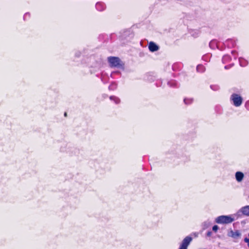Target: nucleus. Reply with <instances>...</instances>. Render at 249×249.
<instances>
[{"mask_svg":"<svg viewBox=\"0 0 249 249\" xmlns=\"http://www.w3.org/2000/svg\"><path fill=\"white\" fill-rule=\"evenodd\" d=\"M64 115H65V116H67V113L66 112L65 113Z\"/></svg>","mask_w":249,"mask_h":249,"instance_id":"15","label":"nucleus"},{"mask_svg":"<svg viewBox=\"0 0 249 249\" xmlns=\"http://www.w3.org/2000/svg\"><path fill=\"white\" fill-rule=\"evenodd\" d=\"M184 102L185 104H189V103H190L191 102V100L187 99H184Z\"/></svg>","mask_w":249,"mask_h":249,"instance_id":"12","label":"nucleus"},{"mask_svg":"<svg viewBox=\"0 0 249 249\" xmlns=\"http://www.w3.org/2000/svg\"><path fill=\"white\" fill-rule=\"evenodd\" d=\"M218 229V227L217 226V225H214L213 227V230L215 231V232H216V231H217V230Z\"/></svg>","mask_w":249,"mask_h":249,"instance_id":"11","label":"nucleus"},{"mask_svg":"<svg viewBox=\"0 0 249 249\" xmlns=\"http://www.w3.org/2000/svg\"><path fill=\"white\" fill-rule=\"evenodd\" d=\"M110 98L111 100H114L116 103H118L120 102V100L115 97L111 96Z\"/></svg>","mask_w":249,"mask_h":249,"instance_id":"9","label":"nucleus"},{"mask_svg":"<svg viewBox=\"0 0 249 249\" xmlns=\"http://www.w3.org/2000/svg\"><path fill=\"white\" fill-rule=\"evenodd\" d=\"M192 238L189 236L186 237L183 239L179 249H187V248L192 241Z\"/></svg>","mask_w":249,"mask_h":249,"instance_id":"4","label":"nucleus"},{"mask_svg":"<svg viewBox=\"0 0 249 249\" xmlns=\"http://www.w3.org/2000/svg\"><path fill=\"white\" fill-rule=\"evenodd\" d=\"M248 236H249V237H248H248H246V238H245L244 239V241H245L246 243H248V247H249V235H248Z\"/></svg>","mask_w":249,"mask_h":249,"instance_id":"10","label":"nucleus"},{"mask_svg":"<svg viewBox=\"0 0 249 249\" xmlns=\"http://www.w3.org/2000/svg\"><path fill=\"white\" fill-rule=\"evenodd\" d=\"M231 99L233 101L234 105L236 107L240 106L242 103L241 97L237 94H232L231 96Z\"/></svg>","mask_w":249,"mask_h":249,"instance_id":"3","label":"nucleus"},{"mask_svg":"<svg viewBox=\"0 0 249 249\" xmlns=\"http://www.w3.org/2000/svg\"><path fill=\"white\" fill-rule=\"evenodd\" d=\"M201 66H197V70H198V69L201 67Z\"/></svg>","mask_w":249,"mask_h":249,"instance_id":"14","label":"nucleus"},{"mask_svg":"<svg viewBox=\"0 0 249 249\" xmlns=\"http://www.w3.org/2000/svg\"><path fill=\"white\" fill-rule=\"evenodd\" d=\"M212 232H211V231H209V232H207V235L208 236H211V235H212Z\"/></svg>","mask_w":249,"mask_h":249,"instance_id":"13","label":"nucleus"},{"mask_svg":"<svg viewBox=\"0 0 249 249\" xmlns=\"http://www.w3.org/2000/svg\"><path fill=\"white\" fill-rule=\"evenodd\" d=\"M234 219L231 216L221 215L216 218L215 221L217 223L228 224L233 221Z\"/></svg>","mask_w":249,"mask_h":249,"instance_id":"2","label":"nucleus"},{"mask_svg":"<svg viewBox=\"0 0 249 249\" xmlns=\"http://www.w3.org/2000/svg\"><path fill=\"white\" fill-rule=\"evenodd\" d=\"M241 212L244 215L249 216V206H246L242 208Z\"/></svg>","mask_w":249,"mask_h":249,"instance_id":"8","label":"nucleus"},{"mask_svg":"<svg viewBox=\"0 0 249 249\" xmlns=\"http://www.w3.org/2000/svg\"><path fill=\"white\" fill-rule=\"evenodd\" d=\"M108 61L111 67H121L122 66V61L117 57L110 56L108 57Z\"/></svg>","mask_w":249,"mask_h":249,"instance_id":"1","label":"nucleus"},{"mask_svg":"<svg viewBox=\"0 0 249 249\" xmlns=\"http://www.w3.org/2000/svg\"><path fill=\"white\" fill-rule=\"evenodd\" d=\"M209 226V225L205 227V228H207Z\"/></svg>","mask_w":249,"mask_h":249,"instance_id":"17","label":"nucleus"},{"mask_svg":"<svg viewBox=\"0 0 249 249\" xmlns=\"http://www.w3.org/2000/svg\"><path fill=\"white\" fill-rule=\"evenodd\" d=\"M149 49L151 52H155L159 50V47L154 42H150L148 46Z\"/></svg>","mask_w":249,"mask_h":249,"instance_id":"6","label":"nucleus"},{"mask_svg":"<svg viewBox=\"0 0 249 249\" xmlns=\"http://www.w3.org/2000/svg\"><path fill=\"white\" fill-rule=\"evenodd\" d=\"M244 177V174L241 172H237L235 173V178L238 182H241Z\"/></svg>","mask_w":249,"mask_h":249,"instance_id":"7","label":"nucleus"},{"mask_svg":"<svg viewBox=\"0 0 249 249\" xmlns=\"http://www.w3.org/2000/svg\"><path fill=\"white\" fill-rule=\"evenodd\" d=\"M228 235L233 238H237L241 236V233L238 231H233L231 230L228 232Z\"/></svg>","mask_w":249,"mask_h":249,"instance_id":"5","label":"nucleus"},{"mask_svg":"<svg viewBox=\"0 0 249 249\" xmlns=\"http://www.w3.org/2000/svg\"><path fill=\"white\" fill-rule=\"evenodd\" d=\"M240 64L241 66H243L241 62H240Z\"/></svg>","mask_w":249,"mask_h":249,"instance_id":"16","label":"nucleus"}]
</instances>
